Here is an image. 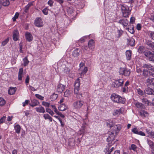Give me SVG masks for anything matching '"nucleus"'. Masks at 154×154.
<instances>
[{"mask_svg":"<svg viewBox=\"0 0 154 154\" xmlns=\"http://www.w3.org/2000/svg\"><path fill=\"white\" fill-rule=\"evenodd\" d=\"M124 111V109L123 108L121 107L120 108L114 110L113 112V115L114 116H116L120 115Z\"/></svg>","mask_w":154,"mask_h":154,"instance_id":"14","label":"nucleus"},{"mask_svg":"<svg viewBox=\"0 0 154 154\" xmlns=\"http://www.w3.org/2000/svg\"><path fill=\"white\" fill-rule=\"evenodd\" d=\"M142 26L141 24L138 23L137 25V29L138 30H140L141 29Z\"/></svg>","mask_w":154,"mask_h":154,"instance_id":"57","label":"nucleus"},{"mask_svg":"<svg viewBox=\"0 0 154 154\" xmlns=\"http://www.w3.org/2000/svg\"><path fill=\"white\" fill-rule=\"evenodd\" d=\"M142 101L145 105H148L149 104V102L146 98H142Z\"/></svg>","mask_w":154,"mask_h":154,"instance_id":"38","label":"nucleus"},{"mask_svg":"<svg viewBox=\"0 0 154 154\" xmlns=\"http://www.w3.org/2000/svg\"><path fill=\"white\" fill-rule=\"evenodd\" d=\"M128 44L130 45L131 46H134L135 45L134 39L132 38L127 39Z\"/></svg>","mask_w":154,"mask_h":154,"instance_id":"24","label":"nucleus"},{"mask_svg":"<svg viewBox=\"0 0 154 154\" xmlns=\"http://www.w3.org/2000/svg\"><path fill=\"white\" fill-rule=\"evenodd\" d=\"M145 83L148 87L153 88L154 87V78L149 77L146 79Z\"/></svg>","mask_w":154,"mask_h":154,"instance_id":"8","label":"nucleus"},{"mask_svg":"<svg viewBox=\"0 0 154 154\" xmlns=\"http://www.w3.org/2000/svg\"><path fill=\"white\" fill-rule=\"evenodd\" d=\"M134 104L139 109H142L143 108V105L141 103L137 102H135Z\"/></svg>","mask_w":154,"mask_h":154,"instance_id":"31","label":"nucleus"},{"mask_svg":"<svg viewBox=\"0 0 154 154\" xmlns=\"http://www.w3.org/2000/svg\"><path fill=\"white\" fill-rule=\"evenodd\" d=\"M48 9L45 8L42 10V12L45 15H47L48 14Z\"/></svg>","mask_w":154,"mask_h":154,"instance_id":"46","label":"nucleus"},{"mask_svg":"<svg viewBox=\"0 0 154 154\" xmlns=\"http://www.w3.org/2000/svg\"><path fill=\"white\" fill-rule=\"evenodd\" d=\"M6 117L5 116H3L0 119V124H2L4 122L5 119H6Z\"/></svg>","mask_w":154,"mask_h":154,"instance_id":"53","label":"nucleus"},{"mask_svg":"<svg viewBox=\"0 0 154 154\" xmlns=\"http://www.w3.org/2000/svg\"><path fill=\"white\" fill-rule=\"evenodd\" d=\"M46 111L49 113L50 114L51 116H53L54 114V112H53L52 111L51 109L48 108H46L45 109Z\"/></svg>","mask_w":154,"mask_h":154,"instance_id":"41","label":"nucleus"},{"mask_svg":"<svg viewBox=\"0 0 154 154\" xmlns=\"http://www.w3.org/2000/svg\"><path fill=\"white\" fill-rule=\"evenodd\" d=\"M29 101L28 100H25V101L23 103V106H25L26 105L28 104Z\"/></svg>","mask_w":154,"mask_h":154,"instance_id":"63","label":"nucleus"},{"mask_svg":"<svg viewBox=\"0 0 154 154\" xmlns=\"http://www.w3.org/2000/svg\"><path fill=\"white\" fill-rule=\"evenodd\" d=\"M142 74L145 77L149 76L151 75L154 77V74L147 70H143Z\"/></svg>","mask_w":154,"mask_h":154,"instance_id":"13","label":"nucleus"},{"mask_svg":"<svg viewBox=\"0 0 154 154\" xmlns=\"http://www.w3.org/2000/svg\"><path fill=\"white\" fill-rule=\"evenodd\" d=\"M130 149L134 151H135L137 149V146L136 145L134 144H131V146Z\"/></svg>","mask_w":154,"mask_h":154,"instance_id":"52","label":"nucleus"},{"mask_svg":"<svg viewBox=\"0 0 154 154\" xmlns=\"http://www.w3.org/2000/svg\"><path fill=\"white\" fill-rule=\"evenodd\" d=\"M42 105L45 106V107H48L50 106V104L48 103L45 102V101H43L42 102Z\"/></svg>","mask_w":154,"mask_h":154,"instance_id":"47","label":"nucleus"},{"mask_svg":"<svg viewBox=\"0 0 154 154\" xmlns=\"http://www.w3.org/2000/svg\"><path fill=\"white\" fill-rule=\"evenodd\" d=\"M136 71L138 73H141L142 72L141 69L139 68H137Z\"/></svg>","mask_w":154,"mask_h":154,"instance_id":"60","label":"nucleus"},{"mask_svg":"<svg viewBox=\"0 0 154 154\" xmlns=\"http://www.w3.org/2000/svg\"><path fill=\"white\" fill-rule=\"evenodd\" d=\"M23 65L24 66H26L28 64L29 61L27 57H26L23 59Z\"/></svg>","mask_w":154,"mask_h":154,"instance_id":"43","label":"nucleus"},{"mask_svg":"<svg viewBox=\"0 0 154 154\" xmlns=\"http://www.w3.org/2000/svg\"><path fill=\"white\" fill-rule=\"evenodd\" d=\"M135 21V18L134 17H132L130 20V22L131 23H133Z\"/></svg>","mask_w":154,"mask_h":154,"instance_id":"62","label":"nucleus"},{"mask_svg":"<svg viewBox=\"0 0 154 154\" xmlns=\"http://www.w3.org/2000/svg\"><path fill=\"white\" fill-rule=\"evenodd\" d=\"M35 24L38 27H41L43 26V22L40 18H37L35 20Z\"/></svg>","mask_w":154,"mask_h":154,"instance_id":"9","label":"nucleus"},{"mask_svg":"<svg viewBox=\"0 0 154 154\" xmlns=\"http://www.w3.org/2000/svg\"><path fill=\"white\" fill-rule=\"evenodd\" d=\"M87 71H88L87 68V67H85L84 68L83 70H82V73L83 74H85L87 72Z\"/></svg>","mask_w":154,"mask_h":154,"instance_id":"58","label":"nucleus"},{"mask_svg":"<svg viewBox=\"0 0 154 154\" xmlns=\"http://www.w3.org/2000/svg\"><path fill=\"white\" fill-rule=\"evenodd\" d=\"M147 142L151 149L154 148V143L152 141L150 140L147 139Z\"/></svg>","mask_w":154,"mask_h":154,"instance_id":"28","label":"nucleus"},{"mask_svg":"<svg viewBox=\"0 0 154 154\" xmlns=\"http://www.w3.org/2000/svg\"><path fill=\"white\" fill-rule=\"evenodd\" d=\"M54 2L52 0H49L48 2V4L50 6H51L53 5Z\"/></svg>","mask_w":154,"mask_h":154,"instance_id":"59","label":"nucleus"},{"mask_svg":"<svg viewBox=\"0 0 154 154\" xmlns=\"http://www.w3.org/2000/svg\"><path fill=\"white\" fill-rule=\"evenodd\" d=\"M124 83V80L123 79H120L116 80L112 84V86L115 88H119Z\"/></svg>","mask_w":154,"mask_h":154,"instance_id":"6","label":"nucleus"},{"mask_svg":"<svg viewBox=\"0 0 154 154\" xmlns=\"http://www.w3.org/2000/svg\"><path fill=\"white\" fill-rule=\"evenodd\" d=\"M111 99L114 102L118 103L124 104L125 99L117 94H112L111 96Z\"/></svg>","mask_w":154,"mask_h":154,"instance_id":"1","label":"nucleus"},{"mask_svg":"<svg viewBox=\"0 0 154 154\" xmlns=\"http://www.w3.org/2000/svg\"><path fill=\"white\" fill-rule=\"evenodd\" d=\"M144 55L148 58V59L154 63V51H146L143 52Z\"/></svg>","mask_w":154,"mask_h":154,"instance_id":"4","label":"nucleus"},{"mask_svg":"<svg viewBox=\"0 0 154 154\" xmlns=\"http://www.w3.org/2000/svg\"><path fill=\"white\" fill-rule=\"evenodd\" d=\"M143 67L147 68L149 69H152V66L149 64H145L143 65Z\"/></svg>","mask_w":154,"mask_h":154,"instance_id":"36","label":"nucleus"},{"mask_svg":"<svg viewBox=\"0 0 154 154\" xmlns=\"http://www.w3.org/2000/svg\"><path fill=\"white\" fill-rule=\"evenodd\" d=\"M109 122H107V125L108 126H109L111 128H112L113 130L112 132L115 131H117V133L121 129V126L120 125H115L113 123L112 121L110 120L109 121Z\"/></svg>","mask_w":154,"mask_h":154,"instance_id":"2","label":"nucleus"},{"mask_svg":"<svg viewBox=\"0 0 154 154\" xmlns=\"http://www.w3.org/2000/svg\"><path fill=\"white\" fill-rule=\"evenodd\" d=\"M146 131L147 133V134H148V137H150L151 135L152 132H153V131L151 130H150L149 129H146Z\"/></svg>","mask_w":154,"mask_h":154,"instance_id":"45","label":"nucleus"},{"mask_svg":"<svg viewBox=\"0 0 154 154\" xmlns=\"http://www.w3.org/2000/svg\"><path fill=\"white\" fill-rule=\"evenodd\" d=\"M16 90V87H10L8 90V94L10 95L14 94L15 93Z\"/></svg>","mask_w":154,"mask_h":154,"instance_id":"23","label":"nucleus"},{"mask_svg":"<svg viewBox=\"0 0 154 154\" xmlns=\"http://www.w3.org/2000/svg\"><path fill=\"white\" fill-rule=\"evenodd\" d=\"M140 115L143 117H146L148 115L147 112L144 110H141L140 112Z\"/></svg>","mask_w":154,"mask_h":154,"instance_id":"34","label":"nucleus"},{"mask_svg":"<svg viewBox=\"0 0 154 154\" xmlns=\"http://www.w3.org/2000/svg\"><path fill=\"white\" fill-rule=\"evenodd\" d=\"M10 4L9 0H0V9L1 8L2 5L4 6H8Z\"/></svg>","mask_w":154,"mask_h":154,"instance_id":"16","label":"nucleus"},{"mask_svg":"<svg viewBox=\"0 0 154 154\" xmlns=\"http://www.w3.org/2000/svg\"><path fill=\"white\" fill-rule=\"evenodd\" d=\"M121 9L123 17H128L131 11V10L129 9L128 6L123 5Z\"/></svg>","mask_w":154,"mask_h":154,"instance_id":"3","label":"nucleus"},{"mask_svg":"<svg viewBox=\"0 0 154 154\" xmlns=\"http://www.w3.org/2000/svg\"><path fill=\"white\" fill-rule=\"evenodd\" d=\"M119 72L120 74L125 76H129L130 73L129 69L126 68H120Z\"/></svg>","mask_w":154,"mask_h":154,"instance_id":"7","label":"nucleus"},{"mask_svg":"<svg viewBox=\"0 0 154 154\" xmlns=\"http://www.w3.org/2000/svg\"><path fill=\"white\" fill-rule=\"evenodd\" d=\"M70 91L68 90H67L64 93V96L66 97H69L70 96Z\"/></svg>","mask_w":154,"mask_h":154,"instance_id":"37","label":"nucleus"},{"mask_svg":"<svg viewBox=\"0 0 154 154\" xmlns=\"http://www.w3.org/2000/svg\"><path fill=\"white\" fill-rule=\"evenodd\" d=\"M149 19L153 22H154V14L151 15Z\"/></svg>","mask_w":154,"mask_h":154,"instance_id":"64","label":"nucleus"},{"mask_svg":"<svg viewBox=\"0 0 154 154\" xmlns=\"http://www.w3.org/2000/svg\"><path fill=\"white\" fill-rule=\"evenodd\" d=\"M149 37L153 40H154V32H151L149 34Z\"/></svg>","mask_w":154,"mask_h":154,"instance_id":"54","label":"nucleus"},{"mask_svg":"<svg viewBox=\"0 0 154 154\" xmlns=\"http://www.w3.org/2000/svg\"><path fill=\"white\" fill-rule=\"evenodd\" d=\"M70 72V69L67 67H66L64 70V73H66V74H68Z\"/></svg>","mask_w":154,"mask_h":154,"instance_id":"48","label":"nucleus"},{"mask_svg":"<svg viewBox=\"0 0 154 154\" xmlns=\"http://www.w3.org/2000/svg\"><path fill=\"white\" fill-rule=\"evenodd\" d=\"M25 37L26 40L29 42L31 41L33 39V37L32 34L29 32H26L25 33Z\"/></svg>","mask_w":154,"mask_h":154,"instance_id":"19","label":"nucleus"},{"mask_svg":"<svg viewBox=\"0 0 154 154\" xmlns=\"http://www.w3.org/2000/svg\"><path fill=\"white\" fill-rule=\"evenodd\" d=\"M19 37L18 31L17 30H14L13 32V38L14 40L16 41L18 40Z\"/></svg>","mask_w":154,"mask_h":154,"instance_id":"15","label":"nucleus"},{"mask_svg":"<svg viewBox=\"0 0 154 154\" xmlns=\"http://www.w3.org/2000/svg\"><path fill=\"white\" fill-rule=\"evenodd\" d=\"M126 29L130 32L131 33H133L134 32V29L133 28H132L131 29H129V28H127Z\"/></svg>","mask_w":154,"mask_h":154,"instance_id":"56","label":"nucleus"},{"mask_svg":"<svg viewBox=\"0 0 154 154\" xmlns=\"http://www.w3.org/2000/svg\"><path fill=\"white\" fill-rule=\"evenodd\" d=\"M146 44L151 47L152 49L154 51V42L150 41H147L146 42Z\"/></svg>","mask_w":154,"mask_h":154,"instance_id":"29","label":"nucleus"},{"mask_svg":"<svg viewBox=\"0 0 154 154\" xmlns=\"http://www.w3.org/2000/svg\"><path fill=\"white\" fill-rule=\"evenodd\" d=\"M79 88H74V93L75 94H78L79 93Z\"/></svg>","mask_w":154,"mask_h":154,"instance_id":"51","label":"nucleus"},{"mask_svg":"<svg viewBox=\"0 0 154 154\" xmlns=\"http://www.w3.org/2000/svg\"><path fill=\"white\" fill-rule=\"evenodd\" d=\"M132 131L134 134H138L141 136H145V134L141 131H138L136 128H134L131 130Z\"/></svg>","mask_w":154,"mask_h":154,"instance_id":"11","label":"nucleus"},{"mask_svg":"<svg viewBox=\"0 0 154 154\" xmlns=\"http://www.w3.org/2000/svg\"><path fill=\"white\" fill-rule=\"evenodd\" d=\"M84 102L82 100H77L74 102L73 104V106L75 109H79L83 106Z\"/></svg>","mask_w":154,"mask_h":154,"instance_id":"5","label":"nucleus"},{"mask_svg":"<svg viewBox=\"0 0 154 154\" xmlns=\"http://www.w3.org/2000/svg\"><path fill=\"white\" fill-rule=\"evenodd\" d=\"M117 33H118V37L119 38L123 33V31L121 29H118L117 31Z\"/></svg>","mask_w":154,"mask_h":154,"instance_id":"42","label":"nucleus"},{"mask_svg":"<svg viewBox=\"0 0 154 154\" xmlns=\"http://www.w3.org/2000/svg\"><path fill=\"white\" fill-rule=\"evenodd\" d=\"M131 51L130 50L127 51L126 52V56L127 60H130L131 59Z\"/></svg>","mask_w":154,"mask_h":154,"instance_id":"27","label":"nucleus"},{"mask_svg":"<svg viewBox=\"0 0 154 154\" xmlns=\"http://www.w3.org/2000/svg\"><path fill=\"white\" fill-rule=\"evenodd\" d=\"M35 109L37 112L39 113H44L45 112L44 108L41 106H40L38 107H36Z\"/></svg>","mask_w":154,"mask_h":154,"instance_id":"22","label":"nucleus"},{"mask_svg":"<svg viewBox=\"0 0 154 154\" xmlns=\"http://www.w3.org/2000/svg\"><path fill=\"white\" fill-rule=\"evenodd\" d=\"M32 5V2H30L26 5L25 7L24 12L26 13H27L29 8Z\"/></svg>","mask_w":154,"mask_h":154,"instance_id":"30","label":"nucleus"},{"mask_svg":"<svg viewBox=\"0 0 154 154\" xmlns=\"http://www.w3.org/2000/svg\"><path fill=\"white\" fill-rule=\"evenodd\" d=\"M32 103H30V105L32 107L36 106L38 103V101L35 100H33L32 101Z\"/></svg>","mask_w":154,"mask_h":154,"instance_id":"39","label":"nucleus"},{"mask_svg":"<svg viewBox=\"0 0 154 154\" xmlns=\"http://www.w3.org/2000/svg\"><path fill=\"white\" fill-rule=\"evenodd\" d=\"M23 72V68H21L19 69L18 75V79L19 81H21L22 80Z\"/></svg>","mask_w":154,"mask_h":154,"instance_id":"25","label":"nucleus"},{"mask_svg":"<svg viewBox=\"0 0 154 154\" xmlns=\"http://www.w3.org/2000/svg\"><path fill=\"white\" fill-rule=\"evenodd\" d=\"M112 134L107 137L106 140L107 141L109 142H112V141H113V142H115L114 141L115 138L114 134H116L117 131H115L113 132H112Z\"/></svg>","mask_w":154,"mask_h":154,"instance_id":"10","label":"nucleus"},{"mask_svg":"<svg viewBox=\"0 0 154 154\" xmlns=\"http://www.w3.org/2000/svg\"><path fill=\"white\" fill-rule=\"evenodd\" d=\"M150 87H148V88H146L144 91V92L145 94H146L148 95H154V87H153L154 90L152 89Z\"/></svg>","mask_w":154,"mask_h":154,"instance_id":"12","label":"nucleus"},{"mask_svg":"<svg viewBox=\"0 0 154 154\" xmlns=\"http://www.w3.org/2000/svg\"><path fill=\"white\" fill-rule=\"evenodd\" d=\"M137 91L138 94L140 95H143V92L141 90L140 88L137 89Z\"/></svg>","mask_w":154,"mask_h":154,"instance_id":"49","label":"nucleus"},{"mask_svg":"<svg viewBox=\"0 0 154 154\" xmlns=\"http://www.w3.org/2000/svg\"><path fill=\"white\" fill-rule=\"evenodd\" d=\"M88 46L90 49L94 48L95 47V43L94 40L92 39L90 40L88 42Z\"/></svg>","mask_w":154,"mask_h":154,"instance_id":"21","label":"nucleus"},{"mask_svg":"<svg viewBox=\"0 0 154 154\" xmlns=\"http://www.w3.org/2000/svg\"><path fill=\"white\" fill-rule=\"evenodd\" d=\"M67 109H68V106L64 104H61L59 107V110L60 111H64Z\"/></svg>","mask_w":154,"mask_h":154,"instance_id":"26","label":"nucleus"},{"mask_svg":"<svg viewBox=\"0 0 154 154\" xmlns=\"http://www.w3.org/2000/svg\"><path fill=\"white\" fill-rule=\"evenodd\" d=\"M58 97V95L55 94H53L51 96V99L52 101L55 100H56Z\"/></svg>","mask_w":154,"mask_h":154,"instance_id":"40","label":"nucleus"},{"mask_svg":"<svg viewBox=\"0 0 154 154\" xmlns=\"http://www.w3.org/2000/svg\"><path fill=\"white\" fill-rule=\"evenodd\" d=\"M143 51V48L142 47H140L138 49V51L140 53H142Z\"/></svg>","mask_w":154,"mask_h":154,"instance_id":"61","label":"nucleus"},{"mask_svg":"<svg viewBox=\"0 0 154 154\" xmlns=\"http://www.w3.org/2000/svg\"><path fill=\"white\" fill-rule=\"evenodd\" d=\"M35 97L38 98L41 100H43L44 97H43L41 95L38 94H35Z\"/></svg>","mask_w":154,"mask_h":154,"instance_id":"50","label":"nucleus"},{"mask_svg":"<svg viewBox=\"0 0 154 154\" xmlns=\"http://www.w3.org/2000/svg\"><path fill=\"white\" fill-rule=\"evenodd\" d=\"M5 101L3 98L0 97V106H3L5 103Z\"/></svg>","mask_w":154,"mask_h":154,"instance_id":"44","label":"nucleus"},{"mask_svg":"<svg viewBox=\"0 0 154 154\" xmlns=\"http://www.w3.org/2000/svg\"><path fill=\"white\" fill-rule=\"evenodd\" d=\"M14 128L16 133L17 134L20 133L21 127L19 125H16L15 126Z\"/></svg>","mask_w":154,"mask_h":154,"instance_id":"32","label":"nucleus"},{"mask_svg":"<svg viewBox=\"0 0 154 154\" xmlns=\"http://www.w3.org/2000/svg\"><path fill=\"white\" fill-rule=\"evenodd\" d=\"M118 22L122 24L124 27L126 26L128 24V20L126 19H122L120 20Z\"/></svg>","mask_w":154,"mask_h":154,"instance_id":"20","label":"nucleus"},{"mask_svg":"<svg viewBox=\"0 0 154 154\" xmlns=\"http://www.w3.org/2000/svg\"><path fill=\"white\" fill-rule=\"evenodd\" d=\"M65 86L61 84L58 85L57 87V91L60 93H61L65 89Z\"/></svg>","mask_w":154,"mask_h":154,"instance_id":"17","label":"nucleus"},{"mask_svg":"<svg viewBox=\"0 0 154 154\" xmlns=\"http://www.w3.org/2000/svg\"><path fill=\"white\" fill-rule=\"evenodd\" d=\"M43 117L45 119H48L50 122H52V118L48 114H44Z\"/></svg>","mask_w":154,"mask_h":154,"instance_id":"33","label":"nucleus"},{"mask_svg":"<svg viewBox=\"0 0 154 154\" xmlns=\"http://www.w3.org/2000/svg\"><path fill=\"white\" fill-rule=\"evenodd\" d=\"M8 41H9V39L8 38L6 39H5V41H3L2 42V45L3 46H5L8 42Z\"/></svg>","mask_w":154,"mask_h":154,"instance_id":"55","label":"nucleus"},{"mask_svg":"<svg viewBox=\"0 0 154 154\" xmlns=\"http://www.w3.org/2000/svg\"><path fill=\"white\" fill-rule=\"evenodd\" d=\"M80 49L76 48L72 52V55L74 57H78L80 55Z\"/></svg>","mask_w":154,"mask_h":154,"instance_id":"18","label":"nucleus"},{"mask_svg":"<svg viewBox=\"0 0 154 154\" xmlns=\"http://www.w3.org/2000/svg\"><path fill=\"white\" fill-rule=\"evenodd\" d=\"M80 82L79 78H78L75 81L74 84V87L79 88L80 86Z\"/></svg>","mask_w":154,"mask_h":154,"instance_id":"35","label":"nucleus"}]
</instances>
